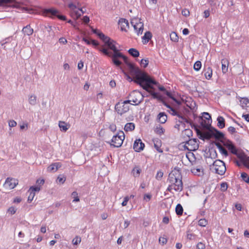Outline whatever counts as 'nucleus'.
<instances>
[{"instance_id": "obj_54", "label": "nucleus", "mask_w": 249, "mask_h": 249, "mask_svg": "<svg viewBox=\"0 0 249 249\" xmlns=\"http://www.w3.org/2000/svg\"><path fill=\"white\" fill-rule=\"evenodd\" d=\"M163 173L161 171H158L156 175V178L160 179L163 177Z\"/></svg>"}, {"instance_id": "obj_35", "label": "nucleus", "mask_w": 249, "mask_h": 249, "mask_svg": "<svg viewBox=\"0 0 249 249\" xmlns=\"http://www.w3.org/2000/svg\"><path fill=\"white\" fill-rule=\"evenodd\" d=\"M241 177L242 179L249 184V176L246 173H242Z\"/></svg>"}, {"instance_id": "obj_62", "label": "nucleus", "mask_w": 249, "mask_h": 249, "mask_svg": "<svg viewBox=\"0 0 249 249\" xmlns=\"http://www.w3.org/2000/svg\"><path fill=\"white\" fill-rule=\"evenodd\" d=\"M228 131L231 134L236 132L235 128L234 127L230 126L228 128Z\"/></svg>"}, {"instance_id": "obj_58", "label": "nucleus", "mask_w": 249, "mask_h": 249, "mask_svg": "<svg viewBox=\"0 0 249 249\" xmlns=\"http://www.w3.org/2000/svg\"><path fill=\"white\" fill-rule=\"evenodd\" d=\"M112 60L114 64L116 66H120L121 64V62L115 58H113Z\"/></svg>"}, {"instance_id": "obj_57", "label": "nucleus", "mask_w": 249, "mask_h": 249, "mask_svg": "<svg viewBox=\"0 0 249 249\" xmlns=\"http://www.w3.org/2000/svg\"><path fill=\"white\" fill-rule=\"evenodd\" d=\"M15 0H0V5L3 3L12 2Z\"/></svg>"}, {"instance_id": "obj_12", "label": "nucleus", "mask_w": 249, "mask_h": 249, "mask_svg": "<svg viewBox=\"0 0 249 249\" xmlns=\"http://www.w3.org/2000/svg\"><path fill=\"white\" fill-rule=\"evenodd\" d=\"M18 184V180L14 178H8L4 183V187L9 189L14 188Z\"/></svg>"}, {"instance_id": "obj_45", "label": "nucleus", "mask_w": 249, "mask_h": 249, "mask_svg": "<svg viewBox=\"0 0 249 249\" xmlns=\"http://www.w3.org/2000/svg\"><path fill=\"white\" fill-rule=\"evenodd\" d=\"M17 209L14 207H10L8 209L7 211L11 214H14L16 213Z\"/></svg>"}, {"instance_id": "obj_36", "label": "nucleus", "mask_w": 249, "mask_h": 249, "mask_svg": "<svg viewBox=\"0 0 249 249\" xmlns=\"http://www.w3.org/2000/svg\"><path fill=\"white\" fill-rule=\"evenodd\" d=\"M170 39L174 42H177L178 41V37L175 32H172L170 34Z\"/></svg>"}, {"instance_id": "obj_3", "label": "nucleus", "mask_w": 249, "mask_h": 249, "mask_svg": "<svg viewBox=\"0 0 249 249\" xmlns=\"http://www.w3.org/2000/svg\"><path fill=\"white\" fill-rule=\"evenodd\" d=\"M210 169L213 172L220 175L225 174L226 168L225 163L219 160H215L213 164L210 165Z\"/></svg>"}, {"instance_id": "obj_55", "label": "nucleus", "mask_w": 249, "mask_h": 249, "mask_svg": "<svg viewBox=\"0 0 249 249\" xmlns=\"http://www.w3.org/2000/svg\"><path fill=\"white\" fill-rule=\"evenodd\" d=\"M182 14L185 17H187L189 15L190 12L187 9H183L182 10Z\"/></svg>"}, {"instance_id": "obj_43", "label": "nucleus", "mask_w": 249, "mask_h": 249, "mask_svg": "<svg viewBox=\"0 0 249 249\" xmlns=\"http://www.w3.org/2000/svg\"><path fill=\"white\" fill-rule=\"evenodd\" d=\"M207 223V221L205 219H201L198 221V225L201 227L206 226Z\"/></svg>"}, {"instance_id": "obj_18", "label": "nucleus", "mask_w": 249, "mask_h": 249, "mask_svg": "<svg viewBox=\"0 0 249 249\" xmlns=\"http://www.w3.org/2000/svg\"><path fill=\"white\" fill-rule=\"evenodd\" d=\"M191 172L195 175L200 176L203 174V168L200 166L194 167L191 169Z\"/></svg>"}, {"instance_id": "obj_11", "label": "nucleus", "mask_w": 249, "mask_h": 249, "mask_svg": "<svg viewBox=\"0 0 249 249\" xmlns=\"http://www.w3.org/2000/svg\"><path fill=\"white\" fill-rule=\"evenodd\" d=\"M201 120V124L202 126L206 129H209L212 122L210 115L207 112H204Z\"/></svg>"}, {"instance_id": "obj_33", "label": "nucleus", "mask_w": 249, "mask_h": 249, "mask_svg": "<svg viewBox=\"0 0 249 249\" xmlns=\"http://www.w3.org/2000/svg\"><path fill=\"white\" fill-rule=\"evenodd\" d=\"M176 212L178 215H181L183 213V208L179 204H178L176 207Z\"/></svg>"}, {"instance_id": "obj_59", "label": "nucleus", "mask_w": 249, "mask_h": 249, "mask_svg": "<svg viewBox=\"0 0 249 249\" xmlns=\"http://www.w3.org/2000/svg\"><path fill=\"white\" fill-rule=\"evenodd\" d=\"M195 235L193 233H187V237L189 240H193L195 239Z\"/></svg>"}, {"instance_id": "obj_48", "label": "nucleus", "mask_w": 249, "mask_h": 249, "mask_svg": "<svg viewBox=\"0 0 249 249\" xmlns=\"http://www.w3.org/2000/svg\"><path fill=\"white\" fill-rule=\"evenodd\" d=\"M196 249H205V245L204 244L202 243V242H199L196 245Z\"/></svg>"}, {"instance_id": "obj_1", "label": "nucleus", "mask_w": 249, "mask_h": 249, "mask_svg": "<svg viewBox=\"0 0 249 249\" xmlns=\"http://www.w3.org/2000/svg\"><path fill=\"white\" fill-rule=\"evenodd\" d=\"M128 65L130 74L135 78L134 80L135 83L139 84L143 89L150 93L153 98L160 101L165 106L169 108L168 112L171 115L177 116L178 117V122L179 123L184 124L185 123H190L187 118L180 115L176 110L174 105H169L164 100L162 96L154 91V88L151 84L156 85L157 83L156 81L152 80L146 73L142 71L138 68L136 67L132 64L129 63Z\"/></svg>"}, {"instance_id": "obj_20", "label": "nucleus", "mask_w": 249, "mask_h": 249, "mask_svg": "<svg viewBox=\"0 0 249 249\" xmlns=\"http://www.w3.org/2000/svg\"><path fill=\"white\" fill-rule=\"evenodd\" d=\"M158 119L159 120V122L161 124L165 123L167 119V115L164 112H160L158 116Z\"/></svg>"}, {"instance_id": "obj_6", "label": "nucleus", "mask_w": 249, "mask_h": 249, "mask_svg": "<svg viewBox=\"0 0 249 249\" xmlns=\"http://www.w3.org/2000/svg\"><path fill=\"white\" fill-rule=\"evenodd\" d=\"M129 101L127 100L123 102L118 103L115 107V109L118 114L123 115L127 112L129 109Z\"/></svg>"}, {"instance_id": "obj_32", "label": "nucleus", "mask_w": 249, "mask_h": 249, "mask_svg": "<svg viewBox=\"0 0 249 249\" xmlns=\"http://www.w3.org/2000/svg\"><path fill=\"white\" fill-rule=\"evenodd\" d=\"M141 172V169L139 167H135L132 170V173L134 177H139Z\"/></svg>"}, {"instance_id": "obj_28", "label": "nucleus", "mask_w": 249, "mask_h": 249, "mask_svg": "<svg viewBox=\"0 0 249 249\" xmlns=\"http://www.w3.org/2000/svg\"><path fill=\"white\" fill-rule=\"evenodd\" d=\"M217 120L218 121L217 126L219 128H223L225 127V120L222 117H218Z\"/></svg>"}, {"instance_id": "obj_31", "label": "nucleus", "mask_w": 249, "mask_h": 249, "mask_svg": "<svg viewBox=\"0 0 249 249\" xmlns=\"http://www.w3.org/2000/svg\"><path fill=\"white\" fill-rule=\"evenodd\" d=\"M128 53L134 57H138L139 55V51L134 48L130 49L128 51Z\"/></svg>"}, {"instance_id": "obj_30", "label": "nucleus", "mask_w": 249, "mask_h": 249, "mask_svg": "<svg viewBox=\"0 0 249 249\" xmlns=\"http://www.w3.org/2000/svg\"><path fill=\"white\" fill-rule=\"evenodd\" d=\"M68 124L64 122H60L59 123V126L61 129V130L66 131L68 128L69 127H68Z\"/></svg>"}, {"instance_id": "obj_34", "label": "nucleus", "mask_w": 249, "mask_h": 249, "mask_svg": "<svg viewBox=\"0 0 249 249\" xmlns=\"http://www.w3.org/2000/svg\"><path fill=\"white\" fill-rule=\"evenodd\" d=\"M213 135V132L211 133L210 132H203L201 134V137H203L204 139H210Z\"/></svg>"}, {"instance_id": "obj_8", "label": "nucleus", "mask_w": 249, "mask_h": 249, "mask_svg": "<svg viewBox=\"0 0 249 249\" xmlns=\"http://www.w3.org/2000/svg\"><path fill=\"white\" fill-rule=\"evenodd\" d=\"M141 20V19L134 18L132 19L130 22L138 36L142 35L143 30V23Z\"/></svg>"}, {"instance_id": "obj_25", "label": "nucleus", "mask_w": 249, "mask_h": 249, "mask_svg": "<svg viewBox=\"0 0 249 249\" xmlns=\"http://www.w3.org/2000/svg\"><path fill=\"white\" fill-rule=\"evenodd\" d=\"M36 96L34 94L30 95L29 96V103L32 106H35L36 104Z\"/></svg>"}, {"instance_id": "obj_37", "label": "nucleus", "mask_w": 249, "mask_h": 249, "mask_svg": "<svg viewBox=\"0 0 249 249\" xmlns=\"http://www.w3.org/2000/svg\"><path fill=\"white\" fill-rule=\"evenodd\" d=\"M201 67V63L200 61H197L194 65V69L196 71H198Z\"/></svg>"}, {"instance_id": "obj_49", "label": "nucleus", "mask_w": 249, "mask_h": 249, "mask_svg": "<svg viewBox=\"0 0 249 249\" xmlns=\"http://www.w3.org/2000/svg\"><path fill=\"white\" fill-rule=\"evenodd\" d=\"M45 29H46V31L49 34V36H53V35L51 34V31L52 30V26L50 25H47L45 26Z\"/></svg>"}, {"instance_id": "obj_26", "label": "nucleus", "mask_w": 249, "mask_h": 249, "mask_svg": "<svg viewBox=\"0 0 249 249\" xmlns=\"http://www.w3.org/2000/svg\"><path fill=\"white\" fill-rule=\"evenodd\" d=\"M213 135L217 139H223L224 138V135L222 132L215 129L213 131Z\"/></svg>"}, {"instance_id": "obj_63", "label": "nucleus", "mask_w": 249, "mask_h": 249, "mask_svg": "<svg viewBox=\"0 0 249 249\" xmlns=\"http://www.w3.org/2000/svg\"><path fill=\"white\" fill-rule=\"evenodd\" d=\"M210 16V12L209 10H205L204 12V17L205 18H207L209 17Z\"/></svg>"}, {"instance_id": "obj_16", "label": "nucleus", "mask_w": 249, "mask_h": 249, "mask_svg": "<svg viewBox=\"0 0 249 249\" xmlns=\"http://www.w3.org/2000/svg\"><path fill=\"white\" fill-rule=\"evenodd\" d=\"M119 24L121 26V29L122 31L126 32V28H129V23L127 20L125 18H120L118 22Z\"/></svg>"}, {"instance_id": "obj_22", "label": "nucleus", "mask_w": 249, "mask_h": 249, "mask_svg": "<svg viewBox=\"0 0 249 249\" xmlns=\"http://www.w3.org/2000/svg\"><path fill=\"white\" fill-rule=\"evenodd\" d=\"M152 37V34L150 32H146L142 37V42L144 44L147 43Z\"/></svg>"}, {"instance_id": "obj_56", "label": "nucleus", "mask_w": 249, "mask_h": 249, "mask_svg": "<svg viewBox=\"0 0 249 249\" xmlns=\"http://www.w3.org/2000/svg\"><path fill=\"white\" fill-rule=\"evenodd\" d=\"M167 240L166 238L164 237H160L159 238V242L162 243V244H165L167 243Z\"/></svg>"}, {"instance_id": "obj_29", "label": "nucleus", "mask_w": 249, "mask_h": 249, "mask_svg": "<svg viewBox=\"0 0 249 249\" xmlns=\"http://www.w3.org/2000/svg\"><path fill=\"white\" fill-rule=\"evenodd\" d=\"M216 145L218 148L220 152L225 157H227L228 155V153L226 149L224 148L220 143H217Z\"/></svg>"}, {"instance_id": "obj_17", "label": "nucleus", "mask_w": 249, "mask_h": 249, "mask_svg": "<svg viewBox=\"0 0 249 249\" xmlns=\"http://www.w3.org/2000/svg\"><path fill=\"white\" fill-rule=\"evenodd\" d=\"M61 166V165L59 162L53 163L48 167L47 170L49 172H55Z\"/></svg>"}, {"instance_id": "obj_47", "label": "nucleus", "mask_w": 249, "mask_h": 249, "mask_svg": "<svg viewBox=\"0 0 249 249\" xmlns=\"http://www.w3.org/2000/svg\"><path fill=\"white\" fill-rule=\"evenodd\" d=\"M17 122L13 120H10L8 122V125L10 127H15L17 125Z\"/></svg>"}, {"instance_id": "obj_9", "label": "nucleus", "mask_w": 249, "mask_h": 249, "mask_svg": "<svg viewBox=\"0 0 249 249\" xmlns=\"http://www.w3.org/2000/svg\"><path fill=\"white\" fill-rule=\"evenodd\" d=\"M130 99L127 100L129 103H133L135 105H138L142 102L143 97L141 92L134 90L129 95Z\"/></svg>"}, {"instance_id": "obj_5", "label": "nucleus", "mask_w": 249, "mask_h": 249, "mask_svg": "<svg viewBox=\"0 0 249 249\" xmlns=\"http://www.w3.org/2000/svg\"><path fill=\"white\" fill-rule=\"evenodd\" d=\"M98 49L99 51L102 52L105 55H107L108 56H112V58H117L118 57H122L124 62L126 63H127V58L124 56L121 53H120L117 49L115 51H114V53L112 54V53L109 52L108 50L104 48H98Z\"/></svg>"}, {"instance_id": "obj_10", "label": "nucleus", "mask_w": 249, "mask_h": 249, "mask_svg": "<svg viewBox=\"0 0 249 249\" xmlns=\"http://www.w3.org/2000/svg\"><path fill=\"white\" fill-rule=\"evenodd\" d=\"M44 13L46 16L52 18L56 17L61 20H65L66 19L65 16L59 15V11L55 9H46Z\"/></svg>"}, {"instance_id": "obj_51", "label": "nucleus", "mask_w": 249, "mask_h": 249, "mask_svg": "<svg viewBox=\"0 0 249 249\" xmlns=\"http://www.w3.org/2000/svg\"><path fill=\"white\" fill-rule=\"evenodd\" d=\"M148 64V61L146 59H142L141 62V64L143 66L144 68H145Z\"/></svg>"}, {"instance_id": "obj_52", "label": "nucleus", "mask_w": 249, "mask_h": 249, "mask_svg": "<svg viewBox=\"0 0 249 249\" xmlns=\"http://www.w3.org/2000/svg\"><path fill=\"white\" fill-rule=\"evenodd\" d=\"M57 180L61 183H64L66 180V178L64 177H61L60 176H58L57 178Z\"/></svg>"}, {"instance_id": "obj_44", "label": "nucleus", "mask_w": 249, "mask_h": 249, "mask_svg": "<svg viewBox=\"0 0 249 249\" xmlns=\"http://www.w3.org/2000/svg\"><path fill=\"white\" fill-rule=\"evenodd\" d=\"M71 195L73 196V197L74 198L73 201H75V202L79 201L80 200H79V197L78 196V194L76 192H73L72 193Z\"/></svg>"}, {"instance_id": "obj_15", "label": "nucleus", "mask_w": 249, "mask_h": 249, "mask_svg": "<svg viewBox=\"0 0 249 249\" xmlns=\"http://www.w3.org/2000/svg\"><path fill=\"white\" fill-rule=\"evenodd\" d=\"M105 46L107 47L110 50H112L113 52L115 51L117 48L115 46L116 42L113 40L111 39L109 37L104 42Z\"/></svg>"}, {"instance_id": "obj_13", "label": "nucleus", "mask_w": 249, "mask_h": 249, "mask_svg": "<svg viewBox=\"0 0 249 249\" xmlns=\"http://www.w3.org/2000/svg\"><path fill=\"white\" fill-rule=\"evenodd\" d=\"M159 89L160 90L164 91V93L169 98L172 99L178 106L179 105L181 104V102L176 98L175 94L174 93L166 90L165 88L162 86H159Z\"/></svg>"}, {"instance_id": "obj_40", "label": "nucleus", "mask_w": 249, "mask_h": 249, "mask_svg": "<svg viewBox=\"0 0 249 249\" xmlns=\"http://www.w3.org/2000/svg\"><path fill=\"white\" fill-rule=\"evenodd\" d=\"M40 190V186H35V187H34V186H32L30 188L29 190V191H31V192H39Z\"/></svg>"}, {"instance_id": "obj_50", "label": "nucleus", "mask_w": 249, "mask_h": 249, "mask_svg": "<svg viewBox=\"0 0 249 249\" xmlns=\"http://www.w3.org/2000/svg\"><path fill=\"white\" fill-rule=\"evenodd\" d=\"M129 197L128 196H125L124 198V201H123V202L122 203V205L123 206H125L127 205V203L128 202V201H129Z\"/></svg>"}, {"instance_id": "obj_7", "label": "nucleus", "mask_w": 249, "mask_h": 249, "mask_svg": "<svg viewBox=\"0 0 249 249\" xmlns=\"http://www.w3.org/2000/svg\"><path fill=\"white\" fill-rule=\"evenodd\" d=\"M124 139V133L123 131H120L116 135L113 137L110 144L114 147H119L122 145Z\"/></svg>"}, {"instance_id": "obj_2", "label": "nucleus", "mask_w": 249, "mask_h": 249, "mask_svg": "<svg viewBox=\"0 0 249 249\" xmlns=\"http://www.w3.org/2000/svg\"><path fill=\"white\" fill-rule=\"evenodd\" d=\"M168 181L169 183L167 190L172 192V190L176 191H181L183 188L182 176L178 170L173 171L169 175Z\"/></svg>"}, {"instance_id": "obj_14", "label": "nucleus", "mask_w": 249, "mask_h": 249, "mask_svg": "<svg viewBox=\"0 0 249 249\" xmlns=\"http://www.w3.org/2000/svg\"><path fill=\"white\" fill-rule=\"evenodd\" d=\"M144 147V144L141 139L136 140L133 144V149L136 152H140L142 150Z\"/></svg>"}, {"instance_id": "obj_39", "label": "nucleus", "mask_w": 249, "mask_h": 249, "mask_svg": "<svg viewBox=\"0 0 249 249\" xmlns=\"http://www.w3.org/2000/svg\"><path fill=\"white\" fill-rule=\"evenodd\" d=\"M242 161L244 165L249 169V156L245 157L243 159Z\"/></svg>"}, {"instance_id": "obj_21", "label": "nucleus", "mask_w": 249, "mask_h": 249, "mask_svg": "<svg viewBox=\"0 0 249 249\" xmlns=\"http://www.w3.org/2000/svg\"><path fill=\"white\" fill-rule=\"evenodd\" d=\"M222 64V71L224 73H225L228 71V61L226 59H223L221 60Z\"/></svg>"}, {"instance_id": "obj_64", "label": "nucleus", "mask_w": 249, "mask_h": 249, "mask_svg": "<svg viewBox=\"0 0 249 249\" xmlns=\"http://www.w3.org/2000/svg\"><path fill=\"white\" fill-rule=\"evenodd\" d=\"M83 20L85 23H87L89 21V18L88 17L85 16L83 18Z\"/></svg>"}, {"instance_id": "obj_27", "label": "nucleus", "mask_w": 249, "mask_h": 249, "mask_svg": "<svg viewBox=\"0 0 249 249\" xmlns=\"http://www.w3.org/2000/svg\"><path fill=\"white\" fill-rule=\"evenodd\" d=\"M204 73V75L207 79H210L213 74V71L211 68L208 67Z\"/></svg>"}, {"instance_id": "obj_23", "label": "nucleus", "mask_w": 249, "mask_h": 249, "mask_svg": "<svg viewBox=\"0 0 249 249\" xmlns=\"http://www.w3.org/2000/svg\"><path fill=\"white\" fill-rule=\"evenodd\" d=\"M22 32L25 35L27 36L31 35L33 33V29L29 25L24 27L22 29Z\"/></svg>"}, {"instance_id": "obj_19", "label": "nucleus", "mask_w": 249, "mask_h": 249, "mask_svg": "<svg viewBox=\"0 0 249 249\" xmlns=\"http://www.w3.org/2000/svg\"><path fill=\"white\" fill-rule=\"evenodd\" d=\"M225 145L228 148V149L231 151V152L232 153H233V154H237V149H236V147H235V146L233 145V144L231 142H227L226 143V144H225Z\"/></svg>"}, {"instance_id": "obj_60", "label": "nucleus", "mask_w": 249, "mask_h": 249, "mask_svg": "<svg viewBox=\"0 0 249 249\" xmlns=\"http://www.w3.org/2000/svg\"><path fill=\"white\" fill-rule=\"evenodd\" d=\"M109 129H110V130L111 131L114 132L116 130V125L113 124H110V125H109Z\"/></svg>"}, {"instance_id": "obj_41", "label": "nucleus", "mask_w": 249, "mask_h": 249, "mask_svg": "<svg viewBox=\"0 0 249 249\" xmlns=\"http://www.w3.org/2000/svg\"><path fill=\"white\" fill-rule=\"evenodd\" d=\"M30 192V195L28 198V202L29 203H30L32 202V201L33 200L35 196V193L31 191H29Z\"/></svg>"}, {"instance_id": "obj_42", "label": "nucleus", "mask_w": 249, "mask_h": 249, "mask_svg": "<svg viewBox=\"0 0 249 249\" xmlns=\"http://www.w3.org/2000/svg\"><path fill=\"white\" fill-rule=\"evenodd\" d=\"M97 36L104 41L105 42L106 41V40L107 39L108 37V36H105V35L103 34L101 32H99L98 34H97Z\"/></svg>"}, {"instance_id": "obj_38", "label": "nucleus", "mask_w": 249, "mask_h": 249, "mask_svg": "<svg viewBox=\"0 0 249 249\" xmlns=\"http://www.w3.org/2000/svg\"><path fill=\"white\" fill-rule=\"evenodd\" d=\"M81 241V237L76 236L73 239L72 243L74 245H77L79 244Z\"/></svg>"}, {"instance_id": "obj_53", "label": "nucleus", "mask_w": 249, "mask_h": 249, "mask_svg": "<svg viewBox=\"0 0 249 249\" xmlns=\"http://www.w3.org/2000/svg\"><path fill=\"white\" fill-rule=\"evenodd\" d=\"M156 132L158 134H161L163 133L164 129L162 127H157L156 129Z\"/></svg>"}, {"instance_id": "obj_24", "label": "nucleus", "mask_w": 249, "mask_h": 249, "mask_svg": "<svg viewBox=\"0 0 249 249\" xmlns=\"http://www.w3.org/2000/svg\"><path fill=\"white\" fill-rule=\"evenodd\" d=\"M135 128V124L132 123H127L124 127V130L127 131H132Z\"/></svg>"}, {"instance_id": "obj_61", "label": "nucleus", "mask_w": 249, "mask_h": 249, "mask_svg": "<svg viewBox=\"0 0 249 249\" xmlns=\"http://www.w3.org/2000/svg\"><path fill=\"white\" fill-rule=\"evenodd\" d=\"M59 42L60 43H62L63 44H65L67 43V39L64 38V37H61L59 38Z\"/></svg>"}, {"instance_id": "obj_46", "label": "nucleus", "mask_w": 249, "mask_h": 249, "mask_svg": "<svg viewBox=\"0 0 249 249\" xmlns=\"http://www.w3.org/2000/svg\"><path fill=\"white\" fill-rule=\"evenodd\" d=\"M228 188L227 183L226 182H223L220 185V189L222 191H225Z\"/></svg>"}, {"instance_id": "obj_4", "label": "nucleus", "mask_w": 249, "mask_h": 249, "mask_svg": "<svg viewBox=\"0 0 249 249\" xmlns=\"http://www.w3.org/2000/svg\"><path fill=\"white\" fill-rule=\"evenodd\" d=\"M81 4L79 1L76 0L75 3L72 2L70 3L68 5V7L71 9L70 14L71 17L75 19H77L81 16V14L76 10L77 7L80 8Z\"/></svg>"}]
</instances>
